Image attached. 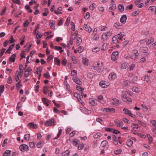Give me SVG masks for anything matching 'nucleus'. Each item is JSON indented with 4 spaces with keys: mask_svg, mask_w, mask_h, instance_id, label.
<instances>
[{
    "mask_svg": "<svg viewBox=\"0 0 156 156\" xmlns=\"http://www.w3.org/2000/svg\"><path fill=\"white\" fill-rule=\"evenodd\" d=\"M124 35L122 34H119L114 36L112 38V41L114 44H117L119 42V41L122 40L124 36Z\"/></svg>",
    "mask_w": 156,
    "mask_h": 156,
    "instance_id": "nucleus-1",
    "label": "nucleus"
},
{
    "mask_svg": "<svg viewBox=\"0 0 156 156\" xmlns=\"http://www.w3.org/2000/svg\"><path fill=\"white\" fill-rule=\"evenodd\" d=\"M55 123V119H51L45 121L44 125L46 126H53Z\"/></svg>",
    "mask_w": 156,
    "mask_h": 156,
    "instance_id": "nucleus-2",
    "label": "nucleus"
},
{
    "mask_svg": "<svg viewBox=\"0 0 156 156\" xmlns=\"http://www.w3.org/2000/svg\"><path fill=\"white\" fill-rule=\"evenodd\" d=\"M112 33L111 31H109L106 33H104L102 35V39L104 41L107 39L108 37L112 35Z\"/></svg>",
    "mask_w": 156,
    "mask_h": 156,
    "instance_id": "nucleus-3",
    "label": "nucleus"
},
{
    "mask_svg": "<svg viewBox=\"0 0 156 156\" xmlns=\"http://www.w3.org/2000/svg\"><path fill=\"white\" fill-rule=\"evenodd\" d=\"M102 64V62L101 64H100L99 63H98L96 65H95V66H93V68H92V69L94 70H96L99 69L98 70V72H100V70L103 68V66Z\"/></svg>",
    "mask_w": 156,
    "mask_h": 156,
    "instance_id": "nucleus-4",
    "label": "nucleus"
},
{
    "mask_svg": "<svg viewBox=\"0 0 156 156\" xmlns=\"http://www.w3.org/2000/svg\"><path fill=\"white\" fill-rule=\"evenodd\" d=\"M99 85L101 87L103 88H105L109 86V83L106 81H101L99 83Z\"/></svg>",
    "mask_w": 156,
    "mask_h": 156,
    "instance_id": "nucleus-5",
    "label": "nucleus"
},
{
    "mask_svg": "<svg viewBox=\"0 0 156 156\" xmlns=\"http://www.w3.org/2000/svg\"><path fill=\"white\" fill-rule=\"evenodd\" d=\"M20 150L23 152H24L28 150V146L25 144L21 145L19 147Z\"/></svg>",
    "mask_w": 156,
    "mask_h": 156,
    "instance_id": "nucleus-6",
    "label": "nucleus"
},
{
    "mask_svg": "<svg viewBox=\"0 0 156 156\" xmlns=\"http://www.w3.org/2000/svg\"><path fill=\"white\" fill-rule=\"evenodd\" d=\"M123 111L125 114L126 115H128L129 116L132 118H135L136 117L135 115L132 113L131 112L127 109L124 108L123 109Z\"/></svg>",
    "mask_w": 156,
    "mask_h": 156,
    "instance_id": "nucleus-7",
    "label": "nucleus"
},
{
    "mask_svg": "<svg viewBox=\"0 0 156 156\" xmlns=\"http://www.w3.org/2000/svg\"><path fill=\"white\" fill-rule=\"evenodd\" d=\"M119 52L118 51H115L112 52L111 55V59L112 61H115L117 58Z\"/></svg>",
    "mask_w": 156,
    "mask_h": 156,
    "instance_id": "nucleus-8",
    "label": "nucleus"
},
{
    "mask_svg": "<svg viewBox=\"0 0 156 156\" xmlns=\"http://www.w3.org/2000/svg\"><path fill=\"white\" fill-rule=\"evenodd\" d=\"M110 6L109 8L108 12H112V11L115 10L116 8V5L113 3L110 4Z\"/></svg>",
    "mask_w": 156,
    "mask_h": 156,
    "instance_id": "nucleus-9",
    "label": "nucleus"
},
{
    "mask_svg": "<svg viewBox=\"0 0 156 156\" xmlns=\"http://www.w3.org/2000/svg\"><path fill=\"white\" fill-rule=\"evenodd\" d=\"M83 29L86 31H87L89 33L92 30V29L90 27V26L86 24L84 25Z\"/></svg>",
    "mask_w": 156,
    "mask_h": 156,
    "instance_id": "nucleus-10",
    "label": "nucleus"
},
{
    "mask_svg": "<svg viewBox=\"0 0 156 156\" xmlns=\"http://www.w3.org/2000/svg\"><path fill=\"white\" fill-rule=\"evenodd\" d=\"M122 99L124 101L126 102L129 103L132 101V100L130 98L127 97H126L125 96H122Z\"/></svg>",
    "mask_w": 156,
    "mask_h": 156,
    "instance_id": "nucleus-11",
    "label": "nucleus"
},
{
    "mask_svg": "<svg viewBox=\"0 0 156 156\" xmlns=\"http://www.w3.org/2000/svg\"><path fill=\"white\" fill-rule=\"evenodd\" d=\"M102 111L103 112H115V109L113 108H103Z\"/></svg>",
    "mask_w": 156,
    "mask_h": 156,
    "instance_id": "nucleus-12",
    "label": "nucleus"
},
{
    "mask_svg": "<svg viewBox=\"0 0 156 156\" xmlns=\"http://www.w3.org/2000/svg\"><path fill=\"white\" fill-rule=\"evenodd\" d=\"M116 74L114 72L111 73L109 75L108 78L111 80L115 79L116 78Z\"/></svg>",
    "mask_w": 156,
    "mask_h": 156,
    "instance_id": "nucleus-13",
    "label": "nucleus"
},
{
    "mask_svg": "<svg viewBox=\"0 0 156 156\" xmlns=\"http://www.w3.org/2000/svg\"><path fill=\"white\" fill-rule=\"evenodd\" d=\"M73 80L76 84L79 85L82 84V82L77 77H74L73 78Z\"/></svg>",
    "mask_w": 156,
    "mask_h": 156,
    "instance_id": "nucleus-14",
    "label": "nucleus"
},
{
    "mask_svg": "<svg viewBox=\"0 0 156 156\" xmlns=\"http://www.w3.org/2000/svg\"><path fill=\"white\" fill-rule=\"evenodd\" d=\"M115 123L118 127H122L123 124V122L119 120H115Z\"/></svg>",
    "mask_w": 156,
    "mask_h": 156,
    "instance_id": "nucleus-15",
    "label": "nucleus"
},
{
    "mask_svg": "<svg viewBox=\"0 0 156 156\" xmlns=\"http://www.w3.org/2000/svg\"><path fill=\"white\" fill-rule=\"evenodd\" d=\"M127 20V17L125 15H123L120 19V22L123 24H124Z\"/></svg>",
    "mask_w": 156,
    "mask_h": 156,
    "instance_id": "nucleus-16",
    "label": "nucleus"
},
{
    "mask_svg": "<svg viewBox=\"0 0 156 156\" xmlns=\"http://www.w3.org/2000/svg\"><path fill=\"white\" fill-rule=\"evenodd\" d=\"M148 50V48L146 47H142L140 48V50L143 53H145L146 54V55H148V53L146 52Z\"/></svg>",
    "mask_w": 156,
    "mask_h": 156,
    "instance_id": "nucleus-17",
    "label": "nucleus"
},
{
    "mask_svg": "<svg viewBox=\"0 0 156 156\" xmlns=\"http://www.w3.org/2000/svg\"><path fill=\"white\" fill-rule=\"evenodd\" d=\"M74 96L76 98L78 101H80L82 105H83V103L81 100V99L80 98V95L79 94L76 92H75L74 93Z\"/></svg>",
    "mask_w": 156,
    "mask_h": 156,
    "instance_id": "nucleus-18",
    "label": "nucleus"
},
{
    "mask_svg": "<svg viewBox=\"0 0 156 156\" xmlns=\"http://www.w3.org/2000/svg\"><path fill=\"white\" fill-rule=\"evenodd\" d=\"M133 52L135 55V57H134V58H133V57H130V58H131L132 59L134 60H135V59L137 58V57L138 56L139 54L138 51L136 50H134L133 51Z\"/></svg>",
    "mask_w": 156,
    "mask_h": 156,
    "instance_id": "nucleus-19",
    "label": "nucleus"
},
{
    "mask_svg": "<svg viewBox=\"0 0 156 156\" xmlns=\"http://www.w3.org/2000/svg\"><path fill=\"white\" fill-rule=\"evenodd\" d=\"M114 26L117 29H121L122 27V25L119 23H114Z\"/></svg>",
    "mask_w": 156,
    "mask_h": 156,
    "instance_id": "nucleus-20",
    "label": "nucleus"
},
{
    "mask_svg": "<svg viewBox=\"0 0 156 156\" xmlns=\"http://www.w3.org/2000/svg\"><path fill=\"white\" fill-rule=\"evenodd\" d=\"M108 146V142L106 140L102 141L101 144V146L103 147H107Z\"/></svg>",
    "mask_w": 156,
    "mask_h": 156,
    "instance_id": "nucleus-21",
    "label": "nucleus"
},
{
    "mask_svg": "<svg viewBox=\"0 0 156 156\" xmlns=\"http://www.w3.org/2000/svg\"><path fill=\"white\" fill-rule=\"evenodd\" d=\"M38 127V125L34 123L33 122H30V127L32 128L36 129Z\"/></svg>",
    "mask_w": 156,
    "mask_h": 156,
    "instance_id": "nucleus-22",
    "label": "nucleus"
},
{
    "mask_svg": "<svg viewBox=\"0 0 156 156\" xmlns=\"http://www.w3.org/2000/svg\"><path fill=\"white\" fill-rule=\"evenodd\" d=\"M54 62L57 66H59L60 65L61 62L60 60L56 57L54 58Z\"/></svg>",
    "mask_w": 156,
    "mask_h": 156,
    "instance_id": "nucleus-23",
    "label": "nucleus"
},
{
    "mask_svg": "<svg viewBox=\"0 0 156 156\" xmlns=\"http://www.w3.org/2000/svg\"><path fill=\"white\" fill-rule=\"evenodd\" d=\"M76 89L77 90L79 91L81 93V96H83V92L84 89L81 88L80 86H77L76 87Z\"/></svg>",
    "mask_w": 156,
    "mask_h": 156,
    "instance_id": "nucleus-24",
    "label": "nucleus"
},
{
    "mask_svg": "<svg viewBox=\"0 0 156 156\" xmlns=\"http://www.w3.org/2000/svg\"><path fill=\"white\" fill-rule=\"evenodd\" d=\"M83 62L85 65L87 66L88 64L89 60L87 58H83Z\"/></svg>",
    "mask_w": 156,
    "mask_h": 156,
    "instance_id": "nucleus-25",
    "label": "nucleus"
},
{
    "mask_svg": "<svg viewBox=\"0 0 156 156\" xmlns=\"http://www.w3.org/2000/svg\"><path fill=\"white\" fill-rule=\"evenodd\" d=\"M42 101L46 105L48 106L49 105L48 103L49 102V100L47 99V98H43L42 99Z\"/></svg>",
    "mask_w": 156,
    "mask_h": 156,
    "instance_id": "nucleus-26",
    "label": "nucleus"
},
{
    "mask_svg": "<svg viewBox=\"0 0 156 156\" xmlns=\"http://www.w3.org/2000/svg\"><path fill=\"white\" fill-rule=\"evenodd\" d=\"M44 143V142L43 141H40L36 145L37 147L38 148H39L42 147Z\"/></svg>",
    "mask_w": 156,
    "mask_h": 156,
    "instance_id": "nucleus-27",
    "label": "nucleus"
},
{
    "mask_svg": "<svg viewBox=\"0 0 156 156\" xmlns=\"http://www.w3.org/2000/svg\"><path fill=\"white\" fill-rule=\"evenodd\" d=\"M113 102L114 104L116 105H119L120 103L119 100L116 99V98H113L112 99Z\"/></svg>",
    "mask_w": 156,
    "mask_h": 156,
    "instance_id": "nucleus-28",
    "label": "nucleus"
},
{
    "mask_svg": "<svg viewBox=\"0 0 156 156\" xmlns=\"http://www.w3.org/2000/svg\"><path fill=\"white\" fill-rule=\"evenodd\" d=\"M29 76V67H28L26 70H25L24 76L26 77H28Z\"/></svg>",
    "mask_w": 156,
    "mask_h": 156,
    "instance_id": "nucleus-29",
    "label": "nucleus"
},
{
    "mask_svg": "<svg viewBox=\"0 0 156 156\" xmlns=\"http://www.w3.org/2000/svg\"><path fill=\"white\" fill-rule=\"evenodd\" d=\"M16 56V54H15L12 55L11 57L9 58V59L10 61L12 62H14L15 60V57Z\"/></svg>",
    "mask_w": 156,
    "mask_h": 156,
    "instance_id": "nucleus-30",
    "label": "nucleus"
},
{
    "mask_svg": "<svg viewBox=\"0 0 156 156\" xmlns=\"http://www.w3.org/2000/svg\"><path fill=\"white\" fill-rule=\"evenodd\" d=\"M147 136L148 139L149 143L150 144H152V141H153V139L152 137V136L149 134H147Z\"/></svg>",
    "mask_w": 156,
    "mask_h": 156,
    "instance_id": "nucleus-31",
    "label": "nucleus"
},
{
    "mask_svg": "<svg viewBox=\"0 0 156 156\" xmlns=\"http://www.w3.org/2000/svg\"><path fill=\"white\" fill-rule=\"evenodd\" d=\"M135 64L133 63L131 64L130 65H129V69L130 71H132L133 70L134 68L135 67Z\"/></svg>",
    "mask_w": 156,
    "mask_h": 156,
    "instance_id": "nucleus-32",
    "label": "nucleus"
},
{
    "mask_svg": "<svg viewBox=\"0 0 156 156\" xmlns=\"http://www.w3.org/2000/svg\"><path fill=\"white\" fill-rule=\"evenodd\" d=\"M82 41V40L81 38L79 37L77 38V40L76 41V44L77 45L79 46L80 44L81 43Z\"/></svg>",
    "mask_w": 156,
    "mask_h": 156,
    "instance_id": "nucleus-33",
    "label": "nucleus"
},
{
    "mask_svg": "<svg viewBox=\"0 0 156 156\" xmlns=\"http://www.w3.org/2000/svg\"><path fill=\"white\" fill-rule=\"evenodd\" d=\"M118 10L119 12H122L124 10V7L121 4H119L118 7Z\"/></svg>",
    "mask_w": 156,
    "mask_h": 156,
    "instance_id": "nucleus-34",
    "label": "nucleus"
},
{
    "mask_svg": "<svg viewBox=\"0 0 156 156\" xmlns=\"http://www.w3.org/2000/svg\"><path fill=\"white\" fill-rule=\"evenodd\" d=\"M133 91L138 93L140 92V90L137 87H134L132 88Z\"/></svg>",
    "mask_w": 156,
    "mask_h": 156,
    "instance_id": "nucleus-35",
    "label": "nucleus"
},
{
    "mask_svg": "<svg viewBox=\"0 0 156 156\" xmlns=\"http://www.w3.org/2000/svg\"><path fill=\"white\" fill-rule=\"evenodd\" d=\"M70 152L68 150H66L64 152L62 153V156H68Z\"/></svg>",
    "mask_w": 156,
    "mask_h": 156,
    "instance_id": "nucleus-36",
    "label": "nucleus"
},
{
    "mask_svg": "<svg viewBox=\"0 0 156 156\" xmlns=\"http://www.w3.org/2000/svg\"><path fill=\"white\" fill-rule=\"evenodd\" d=\"M11 151L9 150H6L3 154L4 156H9L10 155Z\"/></svg>",
    "mask_w": 156,
    "mask_h": 156,
    "instance_id": "nucleus-37",
    "label": "nucleus"
},
{
    "mask_svg": "<svg viewBox=\"0 0 156 156\" xmlns=\"http://www.w3.org/2000/svg\"><path fill=\"white\" fill-rule=\"evenodd\" d=\"M90 104L92 106H95L97 105V104L94 100L91 99L89 101Z\"/></svg>",
    "mask_w": 156,
    "mask_h": 156,
    "instance_id": "nucleus-38",
    "label": "nucleus"
},
{
    "mask_svg": "<svg viewBox=\"0 0 156 156\" xmlns=\"http://www.w3.org/2000/svg\"><path fill=\"white\" fill-rule=\"evenodd\" d=\"M62 10V7H59L57 10L55 11V13L56 14H58L61 13L60 11Z\"/></svg>",
    "mask_w": 156,
    "mask_h": 156,
    "instance_id": "nucleus-39",
    "label": "nucleus"
},
{
    "mask_svg": "<svg viewBox=\"0 0 156 156\" xmlns=\"http://www.w3.org/2000/svg\"><path fill=\"white\" fill-rule=\"evenodd\" d=\"M133 130L136 131L138 129V125L136 124H133Z\"/></svg>",
    "mask_w": 156,
    "mask_h": 156,
    "instance_id": "nucleus-40",
    "label": "nucleus"
},
{
    "mask_svg": "<svg viewBox=\"0 0 156 156\" xmlns=\"http://www.w3.org/2000/svg\"><path fill=\"white\" fill-rule=\"evenodd\" d=\"M22 106V105L20 102H18L16 107V110L18 111H19L21 108Z\"/></svg>",
    "mask_w": 156,
    "mask_h": 156,
    "instance_id": "nucleus-41",
    "label": "nucleus"
},
{
    "mask_svg": "<svg viewBox=\"0 0 156 156\" xmlns=\"http://www.w3.org/2000/svg\"><path fill=\"white\" fill-rule=\"evenodd\" d=\"M101 134L100 133H97L94 135V137L95 139H98L101 137Z\"/></svg>",
    "mask_w": 156,
    "mask_h": 156,
    "instance_id": "nucleus-42",
    "label": "nucleus"
},
{
    "mask_svg": "<svg viewBox=\"0 0 156 156\" xmlns=\"http://www.w3.org/2000/svg\"><path fill=\"white\" fill-rule=\"evenodd\" d=\"M100 50V48L98 47H96L92 49V51L94 52H98Z\"/></svg>",
    "mask_w": 156,
    "mask_h": 156,
    "instance_id": "nucleus-43",
    "label": "nucleus"
},
{
    "mask_svg": "<svg viewBox=\"0 0 156 156\" xmlns=\"http://www.w3.org/2000/svg\"><path fill=\"white\" fill-rule=\"evenodd\" d=\"M141 106L143 108V110L144 111H146L148 109V107L145 104H143L141 105Z\"/></svg>",
    "mask_w": 156,
    "mask_h": 156,
    "instance_id": "nucleus-44",
    "label": "nucleus"
},
{
    "mask_svg": "<svg viewBox=\"0 0 156 156\" xmlns=\"http://www.w3.org/2000/svg\"><path fill=\"white\" fill-rule=\"evenodd\" d=\"M62 129H59L58 133L57 136L55 137L54 139L55 140L58 138L60 136L62 133Z\"/></svg>",
    "mask_w": 156,
    "mask_h": 156,
    "instance_id": "nucleus-45",
    "label": "nucleus"
},
{
    "mask_svg": "<svg viewBox=\"0 0 156 156\" xmlns=\"http://www.w3.org/2000/svg\"><path fill=\"white\" fill-rule=\"evenodd\" d=\"M96 4L95 3H93L89 7V9L91 10H93L95 8Z\"/></svg>",
    "mask_w": 156,
    "mask_h": 156,
    "instance_id": "nucleus-46",
    "label": "nucleus"
},
{
    "mask_svg": "<svg viewBox=\"0 0 156 156\" xmlns=\"http://www.w3.org/2000/svg\"><path fill=\"white\" fill-rule=\"evenodd\" d=\"M70 17H68L65 23V25L66 26H68L70 22Z\"/></svg>",
    "mask_w": 156,
    "mask_h": 156,
    "instance_id": "nucleus-47",
    "label": "nucleus"
},
{
    "mask_svg": "<svg viewBox=\"0 0 156 156\" xmlns=\"http://www.w3.org/2000/svg\"><path fill=\"white\" fill-rule=\"evenodd\" d=\"M23 74L20 72H19V71H16L15 74V76H17L21 78Z\"/></svg>",
    "mask_w": 156,
    "mask_h": 156,
    "instance_id": "nucleus-48",
    "label": "nucleus"
},
{
    "mask_svg": "<svg viewBox=\"0 0 156 156\" xmlns=\"http://www.w3.org/2000/svg\"><path fill=\"white\" fill-rule=\"evenodd\" d=\"M126 143L127 145L129 147L131 146L132 145L133 143V141L130 140H127Z\"/></svg>",
    "mask_w": 156,
    "mask_h": 156,
    "instance_id": "nucleus-49",
    "label": "nucleus"
},
{
    "mask_svg": "<svg viewBox=\"0 0 156 156\" xmlns=\"http://www.w3.org/2000/svg\"><path fill=\"white\" fill-rule=\"evenodd\" d=\"M122 150L120 149L116 150L114 151V154L115 155H118L121 153L122 152Z\"/></svg>",
    "mask_w": 156,
    "mask_h": 156,
    "instance_id": "nucleus-50",
    "label": "nucleus"
},
{
    "mask_svg": "<svg viewBox=\"0 0 156 156\" xmlns=\"http://www.w3.org/2000/svg\"><path fill=\"white\" fill-rule=\"evenodd\" d=\"M29 56H28L27 57V62H26V65L25 66V69H24L25 70H26V69H27L28 68H27V67L28 66V65H27V64H28L29 63Z\"/></svg>",
    "mask_w": 156,
    "mask_h": 156,
    "instance_id": "nucleus-51",
    "label": "nucleus"
},
{
    "mask_svg": "<svg viewBox=\"0 0 156 156\" xmlns=\"http://www.w3.org/2000/svg\"><path fill=\"white\" fill-rule=\"evenodd\" d=\"M19 72H20L21 73L23 74V66L22 64H20L19 65Z\"/></svg>",
    "mask_w": 156,
    "mask_h": 156,
    "instance_id": "nucleus-52",
    "label": "nucleus"
},
{
    "mask_svg": "<svg viewBox=\"0 0 156 156\" xmlns=\"http://www.w3.org/2000/svg\"><path fill=\"white\" fill-rule=\"evenodd\" d=\"M144 79L147 82H149L150 81V76L148 75H146L145 76Z\"/></svg>",
    "mask_w": 156,
    "mask_h": 156,
    "instance_id": "nucleus-53",
    "label": "nucleus"
},
{
    "mask_svg": "<svg viewBox=\"0 0 156 156\" xmlns=\"http://www.w3.org/2000/svg\"><path fill=\"white\" fill-rule=\"evenodd\" d=\"M154 40L153 38H151L150 40H149L147 42H146V44L149 45L150 44L154 41Z\"/></svg>",
    "mask_w": 156,
    "mask_h": 156,
    "instance_id": "nucleus-54",
    "label": "nucleus"
},
{
    "mask_svg": "<svg viewBox=\"0 0 156 156\" xmlns=\"http://www.w3.org/2000/svg\"><path fill=\"white\" fill-rule=\"evenodd\" d=\"M127 65V64L126 63L122 64L121 67V69H125L126 68Z\"/></svg>",
    "mask_w": 156,
    "mask_h": 156,
    "instance_id": "nucleus-55",
    "label": "nucleus"
},
{
    "mask_svg": "<svg viewBox=\"0 0 156 156\" xmlns=\"http://www.w3.org/2000/svg\"><path fill=\"white\" fill-rule=\"evenodd\" d=\"M84 147V144H80L78 146V149L79 150L82 149Z\"/></svg>",
    "mask_w": 156,
    "mask_h": 156,
    "instance_id": "nucleus-56",
    "label": "nucleus"
},
{
    "mask_svg": "<svg viewBox=\"0 0 156 156\" xmlns=\"http://www.w3.org/2000/svg\"><path fill=\"white\" fill-rule=\"evenodd\" d=\"M73 144L75 146H76V145L80 143L79 140L76 139L73 140Z\"/></svg>",
    "mask_w": 156,
    "mask_h": 156,
    "instance_id": "nucleus-57",
    "label": "nucleus"
},
{
    "mask_svg": "<svg viewBox=\"0 0 156 156\" xmlns=\"http://www.w3.org/2000/svg\"><path fill=\"white\" fill-rule=\"evenodd\" d=\"M156 9V7L155 6H150L148 8V9L151 11H155V10Z\"/></svg>",
    "mask_w": 156,
    "mask_h": 156,
    "instance_id": "nucleus-58",
    "label": "nucleus"
},
{
    "mask_svg": "<svg viewBox=\"0 0 156 156\" xmlns=\"http://www.w3.org/2000/svg\"><path fill=\"white\" fill-rule=\"evenodd\" d=\"M107 45V44L106 43H104L102 45V48H101V50H103L104 51L106 48V47Z\"/></svg>",
    "mask_w": 156,
    "mask_h": 156,
    "instance_id": "nucleus-59",
    "label": "nucleus"
},
{
    "mask_svg": "<svg viewBox=\"0 0 156 156\" xmlns=\"http://www.w3.org/2000/svg\"><path fill=\"white\" fill-rule=\"evenodd\" d=\"M4 90V87L3 85H1L0 86V93H2Z\"/></svg>",
    "mask_w": 156,
    "mask_h": 156,
    "instance_id": "nucleus-60",
    "label": "nucleus"
},
{
    "mask_svg": "<svg viewBox=\"0 0 156 156\" xmlns=\"http://www.w3.org/2000/svg\"><path fill=\"white\" fill-rule=\"evenodd\" d=\"M29 22L28 20H26L24 23L23 24V26L24 27H26L29 25Z\"/></svg>",
    "mask_w": 156,
    "mask_h": 156,
    "instance_id": "nucleus-61",
    "label": "nucleus"
},
{
    "mask_svg": "<svg viewBox=\"0 0 156 156\" xmlns=\"http://www.w3.org/2000/svg\"><path fill=\"white\" fill-rule=\"evenodd\" d=\"M139 13V11H136L135 12H133L132 13V15L133 16H135L138 15Z\"/></svg>",
    "mask_w": 156,
    "mask_h": 156,
    "instance_id": "nucleus-62",
    "label": "nucleus"
},
{
    "mask_svg": "<svg viewBox=\"0 0 156 156\" xmlns=\"http://www.w3.org/2000/svg\"><path fill=\"white\" fill-rule=\"evenodd\" d=\"M67 63V60L66 58H64L62 61V64L64 66H66Z\"/></svg>",
    "mask_w": 156,
    "mask_h": 156,
    "instance_id": "nucleus-63",
    "label": "nucleus"
},
{
    "mask_svg": "<svg viewBox=\"0 0 156 156\" xmlns=\"http://www.w3.org/2000/svg\"><path fill=\"white\" fill-rule=\"evenodd\" d=\"M151 122L155 127V129L156 130V121L152 120Z\"/></svg>",
    "mask_w": 156,
    "mask_h": 156,
    "instance_id": "nucleus-64",
    "label": "nucleus"
}]
</instances>
